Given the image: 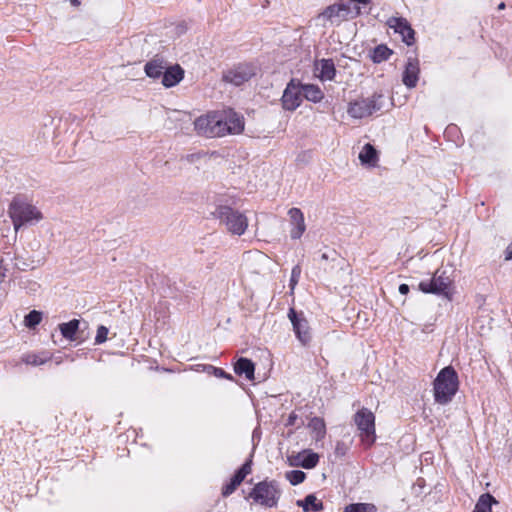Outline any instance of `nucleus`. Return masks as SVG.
Segmentation results:
<instances>
[{"label": "nucleus", "mask_w": 512, "mask_h": 512, "mask_svg": "<svg viewBox=\"0 0 512 512\" xmlns=\"http://www.w3.org/2000/svg\"><path fill=\"white\" fill-rule=\"evenodd\" d=\"M8 214L16 232L24 225H34L43 219L37 207L21 198H14L11 201Z\"/></svg>", "instance_id": "nucleus-1"}, {"label": "nucleus", "mask_w": 512, "mask_h": 512, "mask_svg": "<svg viewBox=\"0 0 512 512\" xmlns=\"http://www.w3.org/2000/svg\"><path fill=\"white\" fill-rule=\"evenodd\" d=\"M459 386L458 375L452 366L440 370L433 383L434 398L439 404H447L456 394Z\"/></svg>", "instance_id": "nucleus-2"}, {"label": "nucleus", "mask_w": 512, "mask_h": 512, "mask_svg": "<svg viewBox=\"0 0 512 512\" xmlns=\"http://www.w3.org/2000/svg\"><path fill=\"white\" fill-rule=\"evenodd\" d=\"M419 289L423 293L442 295L452 300L454 295L453 272L446 269H437L430 281H421Z\"/></svg>", "instance_id": "nucleus-3"}, {"label": "nucleus", "mask_w": 512, "mask_h": 512, "mask_svg": "<svg viewBox=\"0 0 512 512\" xmlns=\"http://www.w3.org/2000/svg\"><path fill=\"white\" fill-rule=\"evenodd\" d=\"M214 214L232 235L241 236L248 228L247 216L229 206L217 207Z\"/></svg>", "instance_id": "nucleus-4"}, {"label": "nucleus", "mask_w": 512, "mask_h": 512, "mask_svg": "<svg viewBox=\"0 0 512 512\" xmlns=\"http://www.w3.org/2000/svg\"><path fill=\"white\" fill-rule=\"evenodd\" d=\"M361 13L359 6L353 8L350 4L338 3L328 6L322 13L317 17L318 20L323 21V25L326 23L339 24L340 22L347 20L349 17H355Z\"/></svg>", "instance_id": "nucleus-5"}, {"label": "nucleus", "mask_w": 512, "mask_h": 512, "mask_svg": "<svg viewBox=\"0 0 512 512\" xmlns=\"http://www.w3.org/2000/svg\"><path fill=\"white\" fill-rule=\"evenodd\" d=\"M354 422L360 432L362 442L371 446L376 439L375 416L368 408H361L354 415Z\"/></svg>", "instance_id": "nucleus-6"}, {"label": "nucleus", "mask_w": 512, "mask_h": 512, "mask_svg": "<svg viewBox=\"0 0 512 512\" xmlns=\"http://www.w3.org/2000/svg\"><path fill=\"white\" fill-rule=\"evenodd\" d=\"M250 497L260 505L273 507L280 497V490L274 481H262L255 485Z\"/></svg>", "instance_id": "nucleus-7"}, {"label": "nucleus", "mask_w": 512, "mask_h": 512, "mask_svg": "<svg viewBox=\"0 0 512 512\" xmlns=\"http://www.w3.org/2000/svg\"><path fill=\"white\" fill-rule=\"evenodd\" d=\"M381 98V95L373 94L368 98H361L350 102L347 108V113L354 119L368 117L380 109L381 106L379 104V100Z\"/></svg>", "instance_id": "nucleus-8"}, {"label": "nucleus", "mask_w": 512, "mask_h": 512, "mask_svg": "<svg viewBox=\"0 0 512 512\" xmlns=\"http://www.w3.org/2000/svg\"><path fill=\"white\" fill-rule=\"evenodd\" d=\"M216 118L220 121V129L223 131V136L227 134H240L244 130V118L242 115L229 109L224 111H216Z\"/></svg>", "instance_id": "nucleus-9"}, {"label": "nucleus", "mask_w": 512, "mask_h": 512, "mask_svg": "<svg viewBox=\"0 0 512 512\" xmlns=\"http://www.w3.org/2000/svg\"><path fill=\"white\" fill-rule=\"evenodd\" d=\"M221 120L216 118L215 112L198 117L194 121L195 130L199 135L209 138L223 137V131L219 124Z\"/></svg>", "instance_id": "nucleus-10"}, {"label": "nucleus", "mask_w": 512, "mask_h": 512, "mask_svg": "<svg viewBox=\"0 0 512 512\" xmlns=\"http://www.w3.org/2000/svg\"><path fill=\"white\" fill-rule=\"evenodd\" d=\"M281 102L283 109L287 111L296 110L302 102L301 84L291 80L283 92Z\"/></svg>", "instance_id": "nucleus-11"}, {"label": "nucleus", "mask_w": 512, "mask_h": 512, "mask_svg": "<svg viewBox=\"0 0 512 512\" xmlns=\"http://www.w3.org/2000/svg\"><path fill=\"white\" fill-rule=\"evenodd\" d=\"M288 317L293 325V330L297 339L303 344L307 345L311 340L310 328L308 321L302 313H297L293 308L289 310Z\"/></svg>", "instance_id": "nucleus-12"}, {"label": "nucleus", "mask_w": 512, "mask_h": 512, "mask_svg": "<svg viewBox=\"0 0 512 512\" xmlns=\"http://www.w3.org/2000/svg\"><path fill=\"white\" fill-rule=\"evenodd\" d=\"M256 73V69L253 65L244 64L239 65L233 70L228 71L224 78L227 82H230L236 86L242 85L247 82Z\"/></svg>", "instance_id": "nucleus-13"}, {"label": "nucleus", "mask_w": 512, "mask_h": 512, "mask_svg": "<svg viewBox=\"0 0 512 512\" xmlns=\"http://www.w3.org/2000/svg\"><path fill=\"white\" fill-rule=\"evenodd\" d=\"M290 221V237L294 240L300 239L306 230L304 214L299 208H291L288 211Z\"/></svg>", "instance_id": "nucleus-14"}, {"label": "nucleus", "mask_w": 512, "mask_h": 512, "mask_svg": "<svg viewBox=\"0 0 512 512\" xmlns=\"http://www.w3.org/2000/svg\"><path fill=\"white\" fill-rule=\"evenodd\" d=\"M387 25L396 33H399L406 44H412L414 40V31L406 19L401 17H391L387 20Z\"/></svg>", "instance_id": "nucleus-15"}, {"label": "nucleus", "mask_w": 512, "mask_h": 512, "mask_svg": "<svg viewBox=\"0 0 512 512\" xmlns=\"http://www.w3.org/2000/svg\"><path fill=\"white\" fill-rule=\"evenodd\" d=\"M251 460L245 462L241 468L235 473L230 483L226 484L222 489L223 496L231 495L236 488L242 483L247 475H249L252 471L251 468Z\"/></svg>", "instance_id": "nucleus-16"}, {"label": "nucleus", "mask_w": 512, "mask_h": 512, "mask_svg": "<svg viewBox=\"0 0 512 512\" xmlns=\"http://www.w3.org/2000/svg\"><path fill=\"white\" fill-rule=\"evenodd\" d=\"M184 77V70L179 65L165 68L162 75V84L166 88L177 85Z\"/></svg>", "instance_id": "nucleus-17"}, {"label": "nucleus", "mask_w": 512, "mask_h": 512, "mask_svg": "<svg viewBox=\"0 0 512 512\" xmlns=\"http://www.w3.org/2000/svg\"><path fill=\"white\" fill-rule=\"evenodd\" d=\"M419 64L416 59H409L403 73V83L408 88H413L418 82Z\"/></svg>", "instance_id": "nucleus-18"}, {"label": "nucleus", "mask_w": 512, "mask_h": 512, "mask_svg": "<svg viewBox=\"0 0 512 512\" xmlns=\"http://www.w3.org/2000/svg\"><path fill=\"white\" fill-rule=\"evenodd\" d=\"M358 159L364 166L375 167L378 163V152L373 145L365 144L359 152Z\"/></svg>", "instance_id": "nucleus-19"}, {"label": "nucleus", "mask_w": 512, "mask_h": 512, "mask_svg": "<svg viewBox=\"0 0 512 512\" xmlns=\"http://www.w3.org/2000/svg\"><path fill=\"white\" fill-rule=\"evenodd\" d=\"M319 462V455L310 450H304L295 457V465L305 469L314 468Z\"/></svg>", "instance_id": "nucleus-20"}, {"label": "nucleus", "mask_w": 512, "mask_h": 512, "mask_svg": "<svg viewBox=\"0 0 512 512\" xmlns=\"http://www.w3.org/2000/svg\"><path fill=\"white\" fill-rule=\"evenodd\" d=\"M165 68L164 61L162 59L155 58L145 64L144 71L148 77L158 79L162 77Z\"/></svg>", "instance_id": "nucleus-21"}, {"label": "nucleus", "mask_w": 512, "mask_h": 512, "mask_svg": "<svg viewBox=\"0 0 512 512\" xmlns=\"http://www.w3.org/2000/svg\"><path fill=\"white\" fill-rule=\"evenodd\" d=\"M319 77L321 80H333L336 74V69L331 59H322L318 65Z\"/></svg>", "instance_id": "nucleus-22"}, {"label": "nucleus", "mask_w": 512, "mask_h": 512, "mask_svg": "<svg viewBox=\"0 0 512 512\" xmlns=\"http://www.w3.org/2000/svg\"><path fill=\"white\" fill-rule=\"evenodd\" d=\"M302 95L306 100L318 103L324 98V93L319 86L314 84L301 85Z\"/></svg>", "instance_id": "nucleus-23"}, {"label": "nucleus", "mask_w": 512, "mask_h": 512, "mask_svg": "<svg viewBox=\"0 0 512 512\" xmlns=\"http://www.w3.org/2000/svg\"><path fill=\"white\" fill-rule=\"evenodd\" d=\"M52 356L47 352L26 353L21 357L23 363L32 366H40L50 361Z\"/></svg>", "instance_id": "nucleus-24"}, {"label": "nucleus", "mask_w": 512, "mask_h": 512, "mask_svg": "<svg viewBox=\"0 0 512 512\" xmlns=\"http://www.w3.org/2000/svg\"><path fill=\"white\" fill-rule=\"evenodd\" d=\"M297 505L302 507L305 512H318L323 509L322 501L313 494L307 495L304 500L297 501Z\"/></svg>", "instance_id": "nucleus-25"}, {"label": "nucleus", "mask_w": 512, "mask_h": 512, "mask_svg": "<svg viewBox=\"0 0 512 512\" xmlns=\"http://www.w3.org/2000/svg\"><path fill=\"white\" fill-rule=\"evenodd\" d=\"M235 372L239 375L244 374L248 380L254 379V363L247 358H240L235 364Z\"/></svg>", "instance_id": "nucleus-26"}, {"label": "nucleus", "mask_w": 512, "mask_h": 512, "mask_svg": "<svg viewBox=\"0 0 512 512\" xmlns=\"http://www.w3.org/2000/svg\"><path fill=\"white\" fill-rule=\"evenodd\" d=\"M494 504H498V501L491 494H482L472 512H492V505Z\"/></svg>", "instance_id": "nucleus-27"}, {"label": "nucleus", "mask_w": 512, "mask_h": 512, "mask_svg": "<svg viewBox=\"0 0 512 512\" xmlns=\"http://www.w3.org/2000/svg\"><path fill=\"white\" fill-rule=\"evenodd\" d=\"M308 427L311 429L313 438L316 441L322 440L326 435V425L322 418L314 417L308 423Z\"/></svg>", "instance_id": "nucleus-28"}, {"label": "nucleus", "mask_w": 512, "mask_h": 512, "mask_svg": "<svg viewBox=\"0 0 512 512\" xmlns=\"http://www.w3.org/2000/svg\"><path fill=\"white\" fill-rule=\"evenodd\" d=\"M391 54H392V51L387 46L378 45L372 51L371 59L374 63H381V62L387 60Z\"/></svg>", "instance_id": "nucleus-29"}, {"label": "nucleus", "mask_w": 512, "mask_h": 512, "mask_svg": "<svg viewBox=\"0 0 512 512\" xmlns=\"http://www.w3.org/2000/svg\"><path fill=\"white\" fill-rule=\"evenodd\" d=\"M79 328V321L73 319L67 323H62L60 325V331L63 337L67 339H73L77 330Z\"/></svg>", "instance_id": "nucleus-30"}, {"label": "nucleus", "mask_w": 512, "mask_h": 512, "mask_svg": "<svg viewBox=\"0 0 512 512\" xmlns=\"http://www.w3.org/2000/svg\"><path fill=\"white\" fill-rule=\"evenodd\" d=\"M343 512H377L373 503H353L345 507Z\"/></svg>", "instance_id": "nucleus-31"}, {"label": "nucleus", "mask_w": 512, "mask_h": 512, "mask_svg": "<svg viewBox=\"0 0 512 512\" xmlns=\"http://www.w3.org/2000/svg\"><path fill=\"white\" fill-rule=\"evenodd\" d=\"M42 320V312L37 310H32L29 312L24 318V325L27 328H34L38 325Z\"/></svg>", "instance_id": "nucleus-32"}, {"label": "nucleus", "mask_w": 512, "mask_h": 512, "mask_svg": "<svg viewBox=\"0 0 512 512\" xmlns=\"http://www.w3.org/2000/svg\"><path fill=\"white\" fill-rule=\"evenodd\" d=\"M305 477V473L300 470H292L286 473V478L292 485H298L302 483Z\"/></svg>", "instance_id": "nucleus-33"}, {"label": "nucleus", "mask_w": 512, "mask_h": 512, "mask_svg": "<svg viewBox=\"0 0 512 512\" xmlns=\"http://www.w3.org/2000/svg\"><path fill=\"white\" fill-rule=\"evenodd\" d=\"M301 272H302V269H301L300 265H295L292 268L290 284H289L290 290H291V294L294 293L295 287L298 284V281L300 279Z\"/></svg>", "instance_id": "nucleus-34"}, {"label": "nucleus", "mask_w": 512, "mask_h": 512, "mask_svg": "<svg viewBox=\"0 0 512 512\" xmlns=\"http://www.w3.org/2000/svg\"><path fill=\"white\" fill-rule=\"evenodd\" d=\"M108 328L101 325L97 328L96 336H95V344H102L107 340L108 336Z\"/></svg>", "instance_id": "nucleus-35"}, {"label": "nucleus", "mask_w": 512, "mask_h": 512, "mask_svg": "<svg viewBox=\"0 0 512 512\" xmlns=\"http://www.w3.org/2000/svg\"><path fill=\"white\" fill-rule=\"evenodd\" d=\"M211 368L214 370L216 376L225 377V378L231 379V376L227 375L222 369L213 368V367H211Z\"/></svg>", "instance_id": "nucleus-36"}, {"label": "nucleus", "mask_w": 512, "mask_h": 512, "mask_svg": "<svg viewBox=\"0 0 512 512\" xmlns=\"http://www.w3.org/2000/svg\"><path fill=\"white\" fill-rule=\"evenodd\" d=\"M512 259V243L507 246L505 250V260H511Z\"/></svg>", "instance_id": "nucleus-37"}, {"label": "nucleus", "mask_w": 512, "mask_h": 512, "mask_svg": "<svg viewBox=\"0 0 512 512\" xmlns=\"http://www.w3.org/2000/svg\"><path fill=\"white\" fill-rule=\"evenodd\" d=\"M409 286L407 284H401L399 286V293H401L402 295H406L409 293Z\"/></svg>", "instance_id": "nucleus-38"}, {"label": "nucleus", "mask_w": 512, "mask_h": 512, "mask_svg": "<svg viewBox=\"0 0 512 512\" xmlns=\"http://www.w3.org/2000/svg\"><path fill=\"white\" fill-rule=\"evenodd\" d=\"M295 419H296V415L291 414V415L289 416V419H288V424H289V425H293V424H294Z\"/></svg>", "instance_id": "nucleus-39"}, {"label": "nucleus", "mask_w": 512, "mask_h": 512, "mask_svg": "<svg viewBox=\"0 0 512 512\" xmlns=\"http://www.w3.org/2000/svg\"><path fill=\"white\" fill-rule=\"evenodd\" d=\"M350 2H354V3H361V4H367L368 3V0H349Z\"/></svg>", "instance_id": "nucleus-40"}, {"label": "nucleus", "mask_w": 512, "mask_h": 512, "mask_svg": "<svg viewBox=\"0 0 512 512\" xmlns=\"http://www.w3.org/2000/svg\"><path fill=\"white\" fill-rule=\"evenodd\" d=\"M71 3L74 5V6H78L80 4L79 0H70Z\"/></svg>", "instance_id": "nucleus-41"}, {"label": "nucleus", "mask_w": 512, "mask_h": 512, "mask_svg": "<svg viewBox=\"0 0 512 512\" xmlns=\"http://www.w3.org/2000/svg\"><path fill=\"white\" fill-rule=\"evenodd\" d=\"M504 8H505V3H503V2H502V3H500V4L498 5V9H499V10H502V9H504Z\"/></svg>", "instance_id": "nucleus-42"}, {"label": "nucleus", "mask_w": 512, "mask_h": 512, "mask_svg": "<svg viewBox=\"0 0 512 512\" xmlns=\"http://www.w3.org/2000/svg\"><path fill=\"white\" fill-rule=\"evenodd\" d=\"M321 258H322L323 260H327V259L329 258V256H328V254H327V253H323V254H322V256H321Z\"/></svg>", "instance_id": "nucleus-43"}]
</instances>
